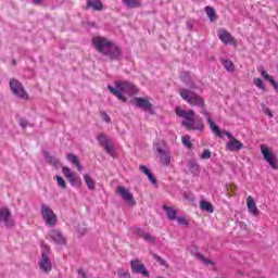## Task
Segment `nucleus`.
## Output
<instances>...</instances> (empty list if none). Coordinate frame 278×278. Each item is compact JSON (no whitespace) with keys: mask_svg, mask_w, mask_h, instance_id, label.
Masks as SVG:
<instances>
[{"mask_svg":"<svg viewBox=\"0 0 278 278\" xmlns=\"http://www.w3.org/2000/svg\"><path fill=\"white\" fill-rule=\"evenodd\" d=\"M91 42L98 53L106 55V58H111V60H118L121 58V48L114 45L110 39L98 36L93 37Z\"/></svg>","mask_w":278,"mask_h":278,"instance_id":"nucleus-1","label":"nucleus"},{"mask_svg":"<svg viewBox=\"0 0 278 278\" xmlns=\"http://www.w3.org/2000/svg\"><path fill=\"white\" fill-rule=\"evenodd\" d=\"M108 90L123 103H127V97L138 94V87L127 80H116L115 88L112 85H108Z\"/></svg>","mask_w":278,"mask_h":278,"instance_id":"nucleus-2","label":"nucleus"},{"mask_svg":"<svg viewBox=\"0 0 278 278\" xmlns=\"http://www.w3.org/2000/svg\"><path fill=\"white\" fill-rule=\"evenodd\" d=\"M176 114L179 116V118H184L182 125L186 127V129H192V130H198V131H203L205 126L203 125V122H197L194 119V111L193 110H181V109H176Z\"/></svg>","mask_w":278,"mask_h":278,"instance_id":"nucleus-3","label":"nucleus"},{"mask_svg":"<svg viewBox=\"0 0 278 278\" xmlns=\"http://www.w3.org/2000/svg\"><path fill=\"white\" fill-rule=\"evenodd\" d=\"M154 152L162 166H170L172 153L170 148L164 140L155 141L153 144Z\"/></svg>","mask_w":278,"mask_h":278,"instance_id":"nucleus-4","label":"nucleus"},{"mask_svg":"<svg viewBox=\"0 0 278 278\" xmlns=\"http://www.w3.org/2000/svg\"><path fill=\"white\" fill-rule=\"evenodd\" d=\"M181 99L189 103V105H194L195 108H205V100H203V97L199 96L197 92L186 89V88H180L178 90Z\"/></svg>","mask_w":278,"mask_h":278,"instance_id":"nucleus-5","label":"nucleus"},{"mask_svg":"<svg viewBox=\"0 0 278 278\" xmlns=\"http://www.w3.org/2000/svg\"><path fill=\"white\" fill-rule=\"evenodd\" d=\"M49 253H51L49 245H42L41 258L38 263V266L42 273H51L53 265L51 264V258H49Z\"/></svg>","mask_w":278,"mask_h":278,"instance_id":"nucleus-6","label":"nucleus"},{"mask_svg":"<svg viewBox=\"0 0 278 278\" xmlns=\"http://www.w3.org/2000/svg\"><path fill=\"white\" fill-rule=\"evenodd\" d=\"M41 216L48 227H55L58 225V215L49 205L41 204Z\"/></svg>","mask_w":278,"mask_h":278,"instance_id":"nucleus-7","label":"nucleus"},{"mask_svg":"<svg viewBox=\"0 0 278 278\" xmlns=\"http://www.w3.org/2000/svg\"><path fill=\"white\" fill-rule=\"evenodd\" d=\"M261 153L265 162H267V164H269V166L274 170H277L278 165H277V156H275V152H273V150H270L266 144H261Z\"/></svg>","mask_w":278,"mask_h":278,"instance_id":"nucleus-8","label":"nucleus"},{"mask_svg":"<svg viewBox=\"0 0 278 278\" xmlns=\"http://www.w3.org/2000/svg\"><path fill=\"white\" fill-rule=\"evenodd\" d=\"M10 88L12 90V93L15 97H18V99H24L25 101L29 99V94H27V91H25L23 84H21V81H18L17 79L10 80Z\"/></svg>","mask_w":278,"mask_h":278,"instance_id":"nucleus-9","label":"nucleus"},{"mask_svg":"<svg viewBox=\"0 0 278 278\" xmlns=\"http://www.w3.org/2000/svg\"><path fill=\"white\" fill-rule=\"evenodd\" d=\"M223 134L226 135L229 139V141L226 143L227 151H231V152L242 151L244 147L243 142H240L238 139H236V137H233L231 132L227 130H224Z\"/></svg>","mask_w":278,"mask_h":278,"instance_id":"nucleus-10","label":"nucleus"},{"mask_svg":"<svg viewBox=\"0 0 278 278\" xmlns=\"http://www.w3.org/2000/svg\"><path fill=\"white\" fill-rule=\"evenodd\" d=\"M62 173L73 188H79L81 186V178L71 167L64 166Z\"/></svg>","mask_w":278,"mask_h":278,"instance_id":"nucleus-11","label":"nucleus"},{"mask_svg":"<svg viewBox=\"0 0 278 278\" xmlns=\"http://www.w3.org/2000/svg\"><path fill=\"white\" fill-rule=\"evenodd\" d=\"M0 225H2V227H14V218L12 217L10 208H0Z\"/></svg>","mask_w":278,"mask_h":278,"instance_id":"nucleus-12","label":"nucleus"},{"mask_svg":"<svg viewBox=\"0 0 278 278\" xmlns=\"http://www.w3.org/2000/svg\"><path fill=\"white\" fill-rule=\"evenodd\" d=\"M134 104L136 108H140L144 112H150V114H153V104H151V98H134Z\"/></svg>","mask_w":278,"mask_h":278,"instance_id":"nucleus-13","label":"nucleus"},{"mask_svg":"<svg viewBox=\"0 0 278 278\" xmlns=\"http://www.w3.org/2000/svg\"><path fill=\"white\" fill-rule=\"evenodd\" d=\"M97 140H98L100 147H102V149H104V151H106L109 153V155H111L112 157H114V155H116V151H114V144L112 142H110V139H108V137H105V135H99L97 137Z\"/></svg>","mask_w":278,"mask_h":278,"instance_id":"nucleus-14","label":"nucleus"},{"mask_svg":"<svg viewBox=\"0 0 278 278\" xmlns=\"http://www.w3.org/2000/svg\"><path fill=\"white\" fill-rule=\"evenodd\" d=\"M130 268L131 273H137L143 277H149V270H147V267L144 264H142V262H140V260L130 261Z\"/></svg>","mask_w":278,"mask_h":278,"instance_id":"nucleus-15","label":"nucleus"},{"mask_svg":"<svg viewBox=\"0 0 278 278\" xmlns=\"http://www.w3.org/2000/svg\"><path fill=\"white\" fill-rule=\"evenodd\" d=\"M219 40L224 42V45H237V40L233 36L230 35V33L227 31L225 28H220L217 34Z\"/></svg>","mask_w":278,"mask_h":278,"instance_id":"nucleus-16","label":"nucleus"},{"mask_svg":"<svg viewBox=\"0 0 278 278\" xmlns=\"http://www.w3.org/2000/svg\"><path fill=\"white\" fill-rule=\"evenodd\" d=\"M202 114L204 116H207V123L210 125L211 131H213V134H215V136H217L218 138H223V131H220V128H218V125H216V123H214V121H212V118L210 116V112L204 110V111H202Z\"/></svg>","mask_w":278,"mask_h":278,"instance_id":"nucleus-17","label":"nucleus"},{"mask_svg":"<svg viewBox=\"0 0 278 278\" xmlns=\"http://www.w3.org/2000/svg\"><path fill=\"white\" fill-rule=\"evenodd\" d=\"M180 79L186 84L191 90H197V85H194V76L190 75L188 72H182L180 74Z\"/></svg>","mask_w":278,"mask_h":278,"instance_id":"nucleus-18","label":"nucleus"},{"mask_svg":"<svg viewBox=\"0 0 278 278\" xmlns=\"http://www.w3.org/2000/svg\"><path fill=\"white\" fill-rule=\"evenodd\" d=\"M49 238H51L55 244H66V239L60 230H51L49 232Z\"/></svg>","mask_w":278,"mask_h":278,"instance_id":"nucleus-19","label":"nucleus"},{"mask_svg":"<svg viewBox=\"0 0 278 278\" xmlns=\"http://www.w3.org/2000/svg\"><path fill=\"white\" fill-rule=\"evenodd\" d=\"M247 205H248V210H249L250 214H252V216L260 215V208H257V204H255V200L253 199V197L249 195L247 198Z\"/></svg>","mask_w":278,"mask_h":278,"instance_id":"nucleus-20","label":"nucleus"},{"mask_svg":"<svg viewBox=\"0 0 278 278\" xmlns=\"http://www.w3.org/2000/svg\"><path fill=\"white\" fill-rule=\"evenodd\" d=\"M117 192L124 201H127V203H134V194H131V192H129L125 187H117Z\"/></svg>","mask_w":278,"mask_h":278,"instance_id":"nucleus-21","label":"nucleus"},{"mask_svg":"<svg viewBox=\"0 0 278 278\" xmlns=\"http://www.w3.org/2000/svg\"><path fill=\"white\" fill-rule=\"evenodd\" d=\"M87 8H91L96 12H101L103 10V3L101 0H87Z\"/></svg>","mask_w":278,"mask_h":278,"instance_id":"nucleus-22","label":"nucleus"},{"mask_svg":"<svg viewBox=\"0 0 278 278\" xmlns=\"http://www.w3.org/2000/svg\"><path fill=\"white\" fill-rule=\"evenodd\" d=\"M258 73H261V76L263 77V79H266V81H269V84L274 86V88H277V81H275L273 76H269L268 72L265 71L264 67H260Z\"/></svg>","mask_w":278,"mask_h":278,"instance_id":"nucleus-23","label":"nucleus"},{"mask_svg":"<svg viewBox=\"0 0 278 278\" xmlns=\"http://www.w3.org/2000/svg\"><path fill=\"white\" fill-rule=\"evenodd\" d=\"M139 169L147 175L148 179L151 181V184H153V186H155V184H157V179H155V176H153V174L151 173V169L147 168V166L144 165H140Z\"/></svg>","mask_w":278,"mask_h":278,"instance_id":"nucleus-24","label":"nucleus"},{"mask_svg":"<svg viewBox=\"0 0 278 278\" xmlns=\"http://www.w3.org/2000/svg\"><path fill=\"white\" fill-rule=\"evenodd\" d=\"M67 160L71 162V164H74L76 166L77 170L81 173V163L79 162V159L75 154H67Z\"/></svg>","mask_w":278,"mask_h":278,"instance_id":"nucleus-25","label":"nucleus"},{"mask_svg":"<svg viewBox=\"0 0 278 278\" xmlns=\"http://www.w3.org/2000/svg\"><path fill=\"white\" fill-rule=\"evenodd\" d=\"M188 168L192 175H199L201 173V167L199 166V163H197L195 160H192L188 163Z\"/></svg>","mask_w":278,"mask_h":278,"instance_id":"nucleus-26","label":"nucleus"},{"mask_svg":"<svg viewBox=\"0 0 278 278\" xmlns=\"http://www.w3.org/2000/svg\"><path fill=\"white\" fill-rule=\"evenodd\" d=\"M84 179L89 190H94V188H97V181H94L89 174H85Z\"/></svg>","mask_w":278,"mask_h":278,"instance_id":"nucleus-27","label":"nucleus"},{"mask_svg":"<svg viewBox=\"0 0 278 278\" xmlns=\"http://www.w3.org/2000/svg\"><path fill=\"white\" fill-rule=\"evenodd\" d=\"M163 210L166 212L169 220H175L177 218V210H175L174 207L164 205Z\"/></svg>","mask_w":278,"mask_h":278,"instance_id":"nucleus-28","label":"nucleus"},{"mask_svg":"<svg viewBox=\"0 0 278 278\" xmlns=\"http://www.w3.org/2000/svg\"><path fill=\"white\" fill-rule=\"evenodd\" d=\"M200 207L203 212H208V214L214 213V206L212 205V203H210L207 201L200 202Z\"/></svg>","mask_w":278,"mask_h":278,"instance_id":"nucleus-29","label":"nucleus"},{"mask_svg":"<svg viewBox=\"0 0 278 278\" xmlns=\"http://www.w3.org/2000/svg\"><path fill=\"white\" fill-rule=\"evenodd\" d=\"M43 155H45L47 162L52 164V166H60V160H58L55 156H51V154H49V152H43Z\"/></svg>","mask_w":278,"mask_h":278,"instance_id":"nucleus-30","label":"nucleus"},{"mask_svg":"<svg viewBox=\"0 0 278 278\" xmlns=\"http://www.w3.org/2000/svg\"><path fill=\"white\" fill-rule=\"evenodd\" d=\"M127 8H140L142 3L140 0H122Z\"/></svg>","mask_w":278,"mask_h":278,"instance_id":"nucleus-31","label":"nucleus"},{"mask_svg":"<svg viewBox=\"0 0 278 278\" xmlns=\"http://www.w3.org/2000/svg\"><path fill=\"white\" fill-rule=\"evenodd\" d=\"M205 12L210 21H215L216 18V11H214V8L212 7H206Z\"/></svg>","mask_w":278,"mask_h":278,"instance_id":"nucleus-32","label":"nucleus"},{"mask_svg":"<svg viewBox=\"0 0 278 278\" xmlns=\"http://www.w3.org/2000/svg\"><path fill=\"white\" fill-rule=\"evenodd\" d=\"M223 66H224V68H226V71H228V73H233V71H235L233 62H231L229 60H225L223 62Z\"/></svg>","mask_w":278,"mask_h":278,"instance_id":"nucleus-33","label":"nucleus"},{"mask_svg":"<svg viewBox=\"0 0 278 278\" xmlns=\"http://www.w3.org/2000/svg\"><path fill=\"white\" fill-rule=\"evenodd\" d=\"M253 84L258 90H266V86H264V80H262V78H254Z\"/></svg>","mask_w":278,"mask_h":278,"instance_id":"nucleus-34","label":"nucleus"},{"mask_svg":"<svg viewBox=\"0 0 278 278\" xmlns=\"http://www.w3.org/2000/svg\"><path fill=\"white\" fill-rule=\"evenodd\" d=\"M131 233H134L135 236H138L139 238H142V236L144 235V230H142L141 228L134 226L132 228H130Z\"/></svg>","mask_w":278,"mask_h":278,"instance_id":"nucleus-35","label":"nucleus"},{"mask_svg":"<svg viewBox=\"0 0 278 278\" xmlns=\"http://www.w3.org/2000/svg\"><path fill=\"white\" fill-rule=\"evenodd\" d=\"M56 184L59 188H62V190H66V180H64L62 176H56Z\"/></svg>","mask_w":278,"mask_h":278,"instance_id":"nucleus-36","label":"nucleus"},{"mask_svg":"<svg viewBox=\"0 0 278 278\" xmlns=\"http://www.w3.org/2000/svg\"><path fill=\"white\" fill-rule=\"evenodd\" d=\"M182 144L187 147V149H192V142H190V136L186 135L181 138Z\"/></svg>","mask_w":278,"mask_h":278,"instance_id":"nucleus-37","label":"nucleus"},{"mask_svg":"<svg viewBox=\"0 0 278 278\" xmlns=\"http://www.w3.org/2000/svg\"><path fill=\"white\" fill-rule=\"evenodd\" d=\"M154 260L161 265L164 266L165 268H168V263L164 258H162L160 255L154 254Z\"/></svg>","mask_w":278,"mask_h":278,"instance_id":"nucleus-38","label":"nucleus"},{"mask_svg":"<svg viewBox=\"0 0 278 278\" xmlns=\"http://www.w3.org/2000/svg\"><path fill=\"white\" fill-rule=\"evenodd\" d=\"M117 275L119 278H131V274H129V271L125 269H119L117 271Z\"/></svg>","mask_w":278,"mask_h":278,"instance_id":"nucleus-39","label":"nucleus"},{"mask_svg":"<svg viewBox=\"0 0 278 278\" xmlns=\"http://www.w3.org/2000/svg\"><path fill=\"white\" fill-rule=\"evenodd\" d=\"M141 238H143L146 242H155V239L149 232H143Z\"/></svg>","mask_w":278,"mask_h":278,"instance_id":"nucleus-40","label":"nucleus"},{"mask_svg":"<svg viewBox=\"0 0 278 278\" xmlns=\"http://www.w3.org/2000/svg\"><path fill=\"white\" fill-rule=\"evenodd\" d=\"M200 157L201 160H210V157H212V152L210 150H204Z\"/></svg>","mask_w":278,"mask_h":278,"instance_id":"nucleus-41","label":"nucleus"},{"mask_svg":"<svg viewBox=\"0 0 278 278\" xmlns=\"http://www.w3.org/2000/svg\"><path fill=\"white\" fill-rule=\"evenodd\" d=\"M100 116H101L102 121H104V123H112V118H110V115H108V113L101 112Z\"/></svg>","mask_w":278,"mask_h":278,"instance_id":"nucleus-42","label":"nucleus"},{"mask_svg":"<svg viewBox=\"0 0 278 278\" xmlns=\"http://www.w3.org/2000/svg\"><path fill=\"white\" fill-rule=\"evenodd\" d=\"M197 256L202 264H213L212 261H210L208 258H205L203 254H198Z\"/></svg>","mask_w":278,"mask_h":278,"instance_id":"nucleus-43","label":"nucleus"},{"mask_svg":"<svg viewBox=\"0 0 278 278\" xmlns=\"http://www.w3.org/2000/svg\"><path fill=\"white\" fill-rule=\"evenodd\" d=\"M178 225H188V219L185 217H176Z\"/></svg>","mask_w":278,"mask_h":278,"instance_id":"nucleus-44","label":"nucleus"},{"mask_svg":"<svg viewBox=\"0 0 278 278\" xmlns=\"http://www.w3.org/2000/svg\"><path fill=\"white\" fill-rule=\"evenodd\" d=\"M263 112H264L267 116H269V118H273V112H270V109L265 108V109H263Z\"/></svg>","mask_w":278,"mask_h":278,"instance_id":"nucleus-45","label":"nucleus"},{"mask_svg":"<svg viewBox=\"0 0 278 278\" xmlns=\"http://www.w3.org/2000/svg\"><path fill=\"white\" fill-rule=\"evenodd\" d=\"M78 275H80L81 278H90L88 277V275H86V273L81 269L78 270Z\"/></svg>","mask_w":278,"mask_h":278,"instance_id":"nucleus-46","label":"nucleus"},{"mask_svg":"<svg viewBox=\"0 0 278 278\" xmlns=\"http://www.w3.org/2000/svg\"><path fill=\"white\" fill-rule=\"evenodd\" d=\"M20 126H21V128L22 129H25V127H27V122H25V121H20Z\"/></svg>","mask_w":278,"mask_h":278,"instance_id":"nucleus-47","label":"nucleus"},{"mask_svg":"<svg viewBox=\"0 0 278 278\" xmlns=\"http://www.w3.org/2000/svg\"><path fill=\"white\" fill-rule=\"evenodd\" d=\"M33 3L35 5H40L42 3V0H33Z\"/></svg>","mask_w":278,"mask_h":278,"instance_id":"nucleus-48","label":"nucleus"},{"mask_svg":"<svg viewBox=\"0 0 278 278\" xmlns=\"http://www.w3.org/2000/svg\"><path fill=\"white\" fill-rule=\"evenodd\" d=\"M13 64H16V61H15V60H13Z\"/></svg>","mask_w":278,"mask_h":278,"instance_id":"nucleus-49","label":"nucleus"}]
</instances>
